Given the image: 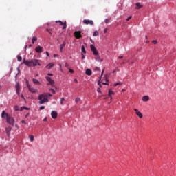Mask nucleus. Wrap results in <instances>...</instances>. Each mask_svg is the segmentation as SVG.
Here are the masks:
<instances>
[{"label":"nucleus","mask_w":176,"mask_h":176,"mask_svg":"<svg viewBox=\"0 0 176 176\" xmlns=\"http://www.w3.org/2000/svg\"><path fill=\"white\" fill-rule=\"evenodd\" d=\"M52 94H43L41 95H39L38 96V100L39 101V104H44V102H49V97H52Z\"/></svg>","instance_id":"nucleus-1"},{"label":"nucleus","mask_w":176,"mask_h":176,"mask_svg":"<svg viewBox=\"0 0 176 176\" xmlns=\"http://www.w3.org/2000/svg\"><path fill=\"white\" fill-rule=\"evenodd\" d=\"M23 64H25L27 67H36V65L41 66V63H39V60L32 59L31 60H23Z\"/></svg>","instance_id":"nucleus-2"},{"label":"nucleus","mask_w":176,"mask_h":176,"mask_svg":"<svg viewBox=\"0 0 176 176\" xmlns=\"http://www.w3.org/2000/svg\"><path fill=\"white\" fill-rule=\"evenodd\" d=\"M6 122L7 123H8V124H10V126H14V118H13V117H12V116L6 113Z\"/></svg>","instance_id":"nucleus-3"},{"label":"nucleus","mask_w":176,"mask_h":176,"mask_svg":"<svg viewBox=\"0 0 176 176\" xmlns=\"http://www.w3.org/2000/svg\"><path fill=\"white\" fill-rule=\"evenodd\" d=\"M74 34L76 39H80L82 38V32L80 31H76Z\"/></svg>","instance_id":"nucleus-4"},{"label":"nucleus","mask_w":176,"mask_h":176,"mask_svg":"<svg viewBox=\"0 0 176 176\" xmlns=\"http://www.w3.org/2000/svg\"><path fill=\"white\" fill-rule=\"evenodd\" d=\"M90 47H91V52H93L94 56H98V52L97 51L96 46H94V45H91Z\"/></svg>","instance_id":"nucleus-5"},{"label":"nucleus","mask_w":176,"mask_h":176,"mask_svg":"<svg viewBox=\"0 0 176 176\" xmlns=\"http://www.w3.org/2000/svg\"><path fill=\"white\" fill-rule=\"evenodd\" d=\"M83 24H86L87 25H94V22L91 20H87V19H84L83 20Z\"/></svg>","instance_id":"nucleus-6"},{"label":"nucleus","mask_w":176,"mask_h":176,"mask_svg":"<svg viewBox=\"0 0 176 176\" xmlns=\"http://www.w3.org/2000/svg\"><path fill=\"white\" fill-rule=\"evenodd\" d=\"M35 52H36V53H42V52H43V47L38 45L35 48Z\"/></svg>","instance_id":"nucleus-7"},{"label":"nucleus","mask_w":176,"mask_h":176,"mask_svg":"<svg viewBox=\"0 0 176 176\" xmlns=\"http://www.w3.org/2000/svg\"><path fill=\"white\" fill-rule=\"evenodd\" d=\"M134 111L136 115L140 118V119H142L143 118L142 113L140 111H139L138 109H134Z\"/></svg>","instance_id":"nucleus-8"},{"label":"nucleus","mask_w":176,"mask_h":176,"mask_svg":"<svg viewBox=\"0 0 176 176\" xmlns=\"http://www.w3.org/2000/svg\"><path fill=\"white\" fill-rule=\"evenodd\" d=\"M56 23H59L60 25H63V30H65V28H67V22L63 23L61 21H58Z\"/></svg>","instance_id":"nucleus-9"},{"label":"nucleus","mask_w":176,"mask_h":176,"mask_svg":"<svg viewBox=\"0 0 176 176\" xmlns=\"http://www.w3.org/2000/svg\"><path fill=\"white\" fill-rule=\"evenodd\" d=\"M6 134L8 137H10V132L12 131V127L8 126L6 129Z\"/></svg>","instance_id":"nucleus-10"},{"label":"nucleus","mask_w":176,"mask_h":176,"mask_svg":"<svg viewBox=\"0 0 176 176\" xmlns=\"http://www.w3.org/2000/svg\"><path fill=\"white\" fill-rule=\"evenodd\" d=\"M51 116L52 119H57L58 113L57 111H52L51 113Z\"/></svg>","instance_id":"nucleus-11"},{"label":"nucleus","mask_w":176,"mask_h":176,"mask_svg":"<svg viewBox=\"0 0 176 176\" xmlns=\"http://www.w3.org/2000/svg\"><path fill=\"white\" fill-rule=\"evenodd\" d=\"M16 88V94H18V96H20V84H16L15 86Z\"/></svg>","instance_id":"nucleus-12"},{"label":"nucleus","mask_w":176,"mask_h":176,"mask_svg":"<svg viewBox=\"0 0 176 176\" xmlns=\"http://www.w3.org/2000/svg\"><path fill=\"white\" fill-rule=\"evenodd\" d=\"M27 86H28V88L29 89V91L31 92V93H36V90L33 87H31V85H30V84H27Z\"/></svg>","instance_id":"nucleus-13"},{"label":"nucleus","mask_w":176,"mask_h":176,"mask_svg":"<svg viewBox=\"0 0 176 176\" xmlns=\"http://www.w3.org/2000/svg\"><path fill=\"white\" fill-rule=\"evenodd\" d=\"M46 80L49 82L50 85H54V80L50 77H46Z\"/></svg>","instance_id":"nucleus-14"},{"label":"nucleus","mask_w":176,"mask_h":176,"mask_svg":"<svg viewBox=\"0 0 176 176\" xmlns=\"http://www.w3.org/2000/svg\"><path fill=\"white\" fill-rule=\"evenodd\" d=\"M85 74H86V75H88V76H91V74H93V72H91V69H87L85 71Z\"/></svg>","instance_id":"nucleus-15"},{"label":"nucleus","mask_w":176,"mask_h":176,"mask_svg":"<svg viewBox=\"0 0 176 176\" xmlns=\"http://www.w3.org/2000/svg\"><path fill=\"white\" fill-rule=\"evenodd\" d=\"M65 45H66L65 41H63V43L60 45V50L61 53L63 52V49H64V47H65Z\"/></svg>","instance_id":"nucleus-16"},{"label":"nucleus","mask_w":176,"mask_h":176,"mask_svg":"<svg viewBox=\"0 0 176 176\" xmlns=\"http://www.w3.org/2000/svg\"><path fill=\"white\" fill-rule=\"evenodd\" d=\"M142 101H144V102L149 101V96H143Z\"/></svg>","instance_id":"nucleus-17"},{"label":"nucleus","mask_w":176,"mask_h":176,"mask_svg":"<svg viewBox=\"0 0 176 176\" xmlns=\"http://www.w3.org/2000/svg\"><path fill=\"white\" fill-rule=\"evenodd\" d=\"M112 94H115V93H113L112 91V90L109 89V96L110 97L111 100H112Z\"/></svg>","instance_id":"nucleus-18"},{"label":"nucleus","mask_w":176,"mask_h":176,"mask_svg":"<svg viewBox=\"0 0 176 176\" xmlns=\"http://www.w3.org/2000/svg\"><path fill=\"white\" fill-rule=\"evenodd\" d=\"M32 41V44L34 45L35 43V41H38V38L36 36H34Z\"/></svg>","instance_id":"nucleus-19"},{"label":"nucleus","mask_w":176,"mask_h":176,"mask_svg":"<svg viewBox=\"0 0 176 176\" xmlns=\"http://www.w3.org/2000/svg\"><path fill=\"white\" fill-rule=\"evenodd\" d=\"M54 64L53 63H50L47 65V68H48V69H50L51 68H52V67H54Z\"/></svg>","instance_id":"nucleus-20"},{"label":"nucleus","mask_w":176,"mask_h":176,"mask_svg":"<svg viewBox=\"0 0 176 176\" xmlns=\"http://www.w3.org/2000/svg\"><path fill=\"white\" fill-rule=\"evenodd\" d=\"M142 8V6L140 4V3H136V9H141Z\"/></svg>","instance_id":"nucleus-21"},{"label":"nucleus","mask_w":176,"mask_h":176,"mask_svg":"<svg viewBox=\"0 0 176 176\" xmlns=\"http://www.w3.org/2000/svg\"><path fill=\"white\" fill-rule=\"evenodd\" d=\"M33 82L34 85H39V80H38L35 78H33Z\"/></svg>","instance_id":"nucleus-22"},{"label":"nucleus","mask_w":176,"mask_h":176,"mask_svg":"<svg viewBox=\"0 0 176 176\" xmlns=\"http://www.w3.org/2000/svg\"><path fill=\"white\" fill-rule=\"evenodd\" d=\"M81 51L82 52V53H84L85 54H86V49L85 48L84 45H82V47H81Z\"/></svg>","instance_id":"nucleus-23"},{"label":"nucleus","mask_w":176,"mask_h":176,"mask_svg":"<svg viewBox=\"0 0 176 176\" xmlns=\"http://www.w3.org/2000/svg\"><path fill=\"white\" fill-rule=\"evenodd\" d=\"M29 138H30L31 142H34V135H30Z\"/></svg>","instance_id":"nucleus-24"},{"label":"nucleus","mask_w":176,"mask_h":176,"mask_svg":"<svg viewBox=\"0 0 176 176\" xmlns=\"http://www.w3.org/2000/svg\"><path fill=\"white\" fill-rule=\"evenodd\" d=\"M17 60H18V61H21V60H23V58L21 57V56L18 55L17 56Z\"/></svg>","instance_id":"nucleus-25"},{"label":"nucleus","mask_w":176,"mask_h":176,"mask_svg":"<svg viewBox=\"0 0 176 176\" xmlns=\"http://www.w3.org/2000/svg\"><path fill=\"white\" fill-rule=\"evenodd\" d=\"M98 35H99V33H98V31H95V32H94V36H98Z\"/></svg>","instance_id":"nucleus-26"},{"label":"nucleus","mask_w":176,"mask_h":176,"mask_svg":"<svg viewBox=\"0 0 176 176\" xmlns=\"http://www.w3.org/2000/svg\"><path fill=\"white\" fill-rule=\"evenodd\" d=\"M5 115L6 116V113H5V111H3L1 113V118H5Z\"/></svg>","instance_id":"nucleus-27"},{"label":"nucleus","mask_w":176,"mask_h":176,"mask_svg":"<svg viewBox=\"0 0 176 176\" xmlns=\"http://www.w3.org/2000/svg\"><path fill=\"white\" fill-rule=\"evenodd\" d=\"M119 85H122V82H116L113 85L114 87H116V86H119Z\"/></svg>","instance_id":"nucleus-28"},{"label":"nucleus","mask_w":176,"mask_h":176,"mask_svg":"<svg viewBox=\"0 0 176 176\" xmlns=\"http://www.w3.org/2000/svg\"><path fill=\"white\" fill-rule=\"evenodd\" d=\"M63 101H65V99L64 98H62L61 99H60V105H63Z\"/></svg>","instance_id":"nucleus-29"},{"label":"nucleus","mask_w":176,"mask_h":176,"mask_svg":"<svg viewBox=\"0 0 176 176\" xmlns=\"http://www.w3.org/2000/svg\"><path fill=\"white\" fill-rule=\"evenodd\" d=\"M131 19H133V16H129V17L126 19V21H129L130 20H131Z\"/></svg>","instance_id":"nucleus-30"},{"label":"nucleus","mask_w":176,"mask_h":176,"mask_svg":"<svg viewBox=\"0 0 176 176\" xmlns=\"http://www.w3.org/2000/svg\"><path fill=\"white\" fill-rule=\"evenodd\" d=\"M75 101H76V102H79L80 101V98H76Z\"/></svg>","instance_id":"nucleus-31"},{"label":"nucleus","mask_w":176,"mask_h":176,"mask_svg":"<svg viewBox=\"0 0 176 176\" xmlns=\"http://www.w3.org/2000/svg\"><path fill=\"white\" fill-rule=\"evenodd\" d=\"M104 23L106 24H108V23H109V19H105Z\"/></svg>","instance_id":"nucleus-32"},{"label":"nucleus","mask_w":176,"mask_h":176,"mask_svg":"<svg viewBox=\"0 0 176 176\" xmlns=\"http://www.w3.org/2000/svg\"><path fill=\"white\" fill-rule=\"evenodd\" d=\"M50 91H51V93H53V94H54L56 93V91H54V89H51Z\"/></svg>","instance_id":"nucleus-33"},{"label":"nucleus","mask_w":176,"mask_h":176,"mask_svg":"<svg viewBox=\"0 0 176 176\" xmlns=\"http://www.w3.org/2000/svg\"><path fill=\"white\" fill-rule=\"evenodd\" d=\"M70 74H74V70L72 69H69Z\"/></svg>","instance_id":"nucleus-34"},{"label":"nucleus","mask_w":176,"mask_h":176,"mask_svg":"<svg viewBox=\"0 0 176 176\" xmlns=\"http://www.w3.org/2000/svg\"><path fill=\"white\" fill-rule=\"evenodd\" d=\"M153 43L154 45H156V44L157 43V41L153 40Z\"/></svg>","instance_id":"nucleus-35"},{"label":"nucleus","mask_w":176,"mask_h":176,"mask_svg":"<svg viewBox=\"0 0 176 176\" xmlns=\"http://www.w3.org/2000/svg\"><path fill=\"white\" fill-rule=\"evenodd\" d=\"M108 31V28H104V34H107V32Z\"/></svg>","instance_id":"nucleus-36"},{"label":"nucleus","mask_w":176,"mask_h":176,"mask_svg":"<svg viewBox=\"0 0 176 176\" xmlns=\"http://www.w3.org/2000/svg\"><path fill=\"white\" fill-rule=\"evenodd\" d=\"M23 109H28L25 107H22L21 109V111H23Z\"/></svg>","instance_id":"nucleus-37"},{"label":"nucleus","mask_w":176,"mask_h":176,"mask_svg":"<svg viewBox=\"0 0 176 176\" xmlns=\"http://www.w3.org/2000/svg\"><path fill=\"white\" fill-rule=\"evenodd\" d=\"M97 91H98V93H101V89L100 88H98L97 89Z\"/></svg>","instance_id":"nucleus-38"},{"label":"nucleus","mask_w":176,"mask_h":176,"mask_svg":"<svg viewBox=\"0 0 176 176\" xmlns=\"http://www.w3.org/2000/svg\"><path fill=\"white\" fill-rule=\"evenodd\" d=\"M44 108H45V106H41V107H40V111H42Z\"/></svg>","instance_id":"nucleus-39"},{"label":"nucleus","mask_w":176,"mask_h":176,"mask_svg":"<svg viewBox=\"0 0 176 176\" xmlns=\"http://www.w3.org/2000/svg\"><path fill=\"white\" fill-rule=\"evenodd\" d=\"M15 111H19V106H15Z\"/></svg>","instance_id":"nucleus-40"},{"label":"nucleus","mask_w":176,"mask_h":176,"mask_svg":"<svg viewBox=\"0 0 176 176\" xmlns=\"http://www.w3.org/2000/svg\"><path fill=\"white\" fill-rule=\"evenodd\" d=\"M21 123H23V124H27V122H25V120H22V121H21Z\"/></svg>","instance_id":"nucleus-41"},{"label":"nucleus","mask_w":176,"mask_h":176,"mask_svg":"<svg viewBox=\"0 0 176 176\" xmlns=\"http://www.w3.org/2000/svg\"><path fill=\"white\" fill-rule=\"evenodd\" d=\"M85 55L82 54V60H85Z\"/></svg>","instance_id":"nucleus-42"},{"label":"nucleus","mask_w":176,"mask_h":176,"mask_svg":"<svg viewBox=\"0 0 176 176\" xmlns=\"http://www.w3.org/2000/svg\"><path fill=\"white\" fill-rule=\"evenodd\" d=\"M65 67H66V68H68V67H69L68 63H65Z\"/></svg>","instance_id":"nucleus-43"},{"label":"nucleus","mask_w":176,"mask_h":176,"mask_svg":"<svg viewBox=\"0 0 176 176\" xmlns=\"http://www.w3.org/2000/svg\"><path fill=\"white\" fill-rule=\"evenodd\" d=\"M46 54H47V57H50V55H49V52H46Z\"/></svg>","instance_id":"nucleus-44"},{"label":"nucleus","mask_w":176,"mask_h":176,"mask_svg":"<svg viewBox=\"0 0 176 176\" xmlns=\"http://www.w3.org/2000/svg\"><path fill=\"white\" fill-rule=\"evenodd\" d=\"M118 58H120V59L123 58V56H119V57H118Z\"/></svg>","instance_id":"nucleus-45"},{"label":"nucleus","mask_w":176,"mask_h":176,"mask_svg":"<svg viewBox=\"0 0 176 176\" xmlns=\"http://www.w3.org/2000/svg\"><path fill=\"white\" fill-rule=\"evenodd\" d=\"M74 82H76V83H78V80L76 78V79H74Z\"/></svg>","instance_id":"nucleus-46"},{"label":"nucleus","mask_w":176,"mask_h":176,"mask_svg":"<svg viewBox=\"0 0 176 176\" xmlns=\"http://www.w3.org/2000/svg\"><path fill=\"white\" fill-rule=\"evenodd\" d=\"M46 120H47V118H44V120H43L44 122H46Z\"/></svg>","instance_id":"nucleus-47"},{"label":"nucleus","mask_w":176,"mask_h":176,"mask_svg":"<svg viewBox=\"0 0 176 176\" xmlns=\"http://www.w3.org/2000/svg\"><path fill=\"white\" fill-rule=\"evenodd\" d=\"M90 41L92 42V43H94V41H93V39H90Z\"/></svg>","instance_id":"nucleus-48"},{"label":"nucleus","mask_w":176,"mask_h":176,"mask_svg":"<svg viewBox=\"0 0 176 176\" xmlns=\"http://www.w3.org/2000/svg\"><path fill=\"white\" fill-rule=\"evenodd\" d=\"M21 98H24V96L23 94L21 95Z\"/></svg>","instance_id":"nucleus-49"},{"label":"nucleus","mask_w":176,"mask_h":176,"mask_svg":"<svg viewBox=\"0 0 176 176\" xmlns=\"http://www.w3.org/2000/svg\"><path fill=\"white\" fill-rule=\"evenodd\" d=\"M47 31L48 32H50V34H52V32H50V31H49V29H47Z\"/></svg>","instance_id":"nucleus-50"},{"label":"nucleus","mask_w":176,"mask_h":176,"mask_svg":"<svg viewBox=\"0 0 176 176\" xmlns=\"http://www.w3.org/2000/svg\"><path fill=\"white\" fill-rule=\"evenodd\" d=\"M49 76H52L53 74H48Z\"/></svg>","instance_id":"nucleus-51"},{"label":"nucleus","mask_w":176,"mask_h":176,"mask_svg":"<svg viewBox=\"0 0 176 176\" xmlns=\"http://www.w3.org/2000/svg\"><path fill=\"white\" fill-rule=\"evenodd\" d=\"M54 57H57V55L54 54Z\"/></svg>","instance_id":"nucleus-52"},{"label":"nucleus","mask_w":176,"mask_h":176,"mask_svg":"<svg viewBox=\"0 0 176 176\" xmlns=\"http://www.w3.org/2000/svg\"><path fill=\"white\" fill-rule=\"evenodd\" d=\"M102 84H103V85H107V82H103Z\"/></svg>","instance_id":"nucleus-53"},{"label":"nucleus","mask_w":176,"mask_h":176,"mask_svg":"<svg viewBox=\"0 0 176 176\" xmlns=\"http://www.w3.org/2000/svg\"><path fill=\"white\" fill-rule=\"evenodd\" d=\"M98 85H100L101 86V84L100 83V81L98 82Z\"/></svg>","instance_id":"nucleus-54"},{"label":"nucleus","mask_w":176,"mask_h":176,"mask_svg":"<svg viewBox=\"0 0 176 176\" xmlns=\"http://www.w3.org/2000/svg\"><path fill=\"white\" fill-rule=\"evenodd\" d=\"M104 74V71H102V74Z\"/></svg>","instance_id":"nucleus-55"},{"label":"nucleus","mask_w":176,"mask_h":176,"mask_svg":"<svg viewBox=\"0 0 176 176\" xmlns=\"http://www.w3.org/2000/svg\"><path fill=\"white\" fill-rule=\"evenodd\" d=\"M15 127H17V124L15 125Z\"/></svg>","instance_id":"nucleus-56"},{"label":"nucleus","mask_w":176,"mask_h":176,"mask_svg":"<svg viewBox=\"0 0 176 176\" xmlns=\"http://www.w3.org/2000/svg\"><path fill=\"white\" fill-rule=\"evenodd\" d=\"M146 38H148V36H146Z\"/></svg>","instance_id":"nucleus-57"},{"label":"nucleus","mask_w":176,"mask_h":176,"mask_svg":"<svg viewBox=\"0 0 176 176\" xmlns=\"http://www.w3.org/2000/svg\"><path fill=\"white\" fill-rule=\"evenodd\" d=\"M25 47L27 48V45H25Z\"/></svg>","instance_id":"nucleus-58"},{"label":"nucleus","mask_w":176,"mask_h":176,"mask_svg":"<svg viewBox=\"0 0 176 176\" xmlns=\"http://www.w3.org/2000/svg\"><path fill=\"white\" fill-rule=\"evenodd\" d=\"M116 70H114L113 72H115Z\"/></svg>","instance_id":"nucleus-59"},{"label":"nucleus","mask_w":176,"mask_h":176,"mask_svg":"<svg viewBox=\"0 0 176 176\" xmlns=\"http://www.w3.org/2000/svg\"><path fill=\"white\" fill-rule=\"evenodd\" d=\"M1 87L0 86V89H1Z\"/></svg>","instance_id":"nucleus-60"}]
</instances>
